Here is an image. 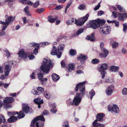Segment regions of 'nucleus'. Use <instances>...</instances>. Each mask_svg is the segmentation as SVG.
Returning <instances> with one entry per match:
<instances>
[{
    "instance_id": "53",
    "label": "nucleus",
    "mask_w": 127,
    "mask_h": 127,
    "mask_svg": "<svg viewBox=\"0 0 127 127\" xmlns=\"http://www.w3.org/2000/svg\"><path fill=\"white\" fill-rule=\"evenodd\" d=\"M118 45V43L117 42H115L112 44V46L114 48H116Z\"/></svg>"
},
{
    "instance_id": "33",
    "label": "nucleus",
    "mask_w": 127,
    "mask_h": 127,
    "mask_svg": "<svg viewBox=\"0 0 127 127\" xmlns=\"http://www.w3.org/2000/svg\"><path fill=\"white\" fill-rule=\"evenodd\" d=\"M69 53L71 56H74L76 54V52L75 50L71 49L70 50Z\"/></svg>"
},
{
    "instance_id": "22",
    "label": "nucleus",
    "mask_w": 127,
    "mask_h": 127,
    "mask_svg": "<svg viewBox=\"0 0 127 127\" xmlns=\"http://www.w3.org/2000/svg\"><path fill=\"white\" fill-rule=\"evenodd\" d=\"M48 18L49 22L51 23H53L57 19V16L53 17L51 16H49Z\"/></svg>"
},
{
    "instance_id": "62",
    "label": "nucleus",
    "mask_w": 127,
    "mask_h": 127,
    "mask_svg": "<svg viewBox=\"0 0 127 127\" xmlns=\"http://www.w3.org/2000/svg\"><path fill=\"white\" fill-rule=\"evenodd\" d=\"M27 0H19V1L20 2L25 4L26 3V2Z\"/></svg>"
},
{
    "instance_id": "39",
    "label": "nucleus",
    "mask_w": 127,
    "mask_h": 127,
    "mask_svg": "<svg viewBox=\"0 0 127 127\" xmlns=\"http://www.w3.org/2000/svg\"><path fill=\"white\" fill-rule=\"evenodd\" d=\"M44 10V8H40L36 9L35 11L38 13H41L43 12Z\"/></svg>"
},
{
    "instance_id": "11",
    "label": "nucleus",
    "mask_w": 127,
    "mask_h": 127,
    "mask_svg": "<svg viewBox=\"0 0 127 127\" xmlns=\"http://www.w3.org/2000/svg\"><path fill=\"white\" fill-rule=\"evenodd\" d=\"M86 82L85 81L80 83L77 85L76 88V91H77L78 90V89H79L80 91L81 92L82 96H83L85 94L84 91H85V86L84 85L86 83Z\"/></svg>"
},
{
    "instance_id": "10",
    "label": "nucleus",
    "mask_w": 127,
    "mask_h": 127,
    "mask_svg": "<svg viewBox=\"0 0 127 127\" xmlns=\"http://www.w3.org/2000/svg\"><path fill=\"white\" fill-rule=\"evenodd\" d=\"M89 16V14H87L84 17L80 18L78 20L75 19V23L76 24L77 26H82L87 20Z\"/></svg>"
},
{
    "instance_id": "18",
    "label": "nucleus",
    "mask_w": 127,
    "mask_h": 127,
    "mask_svg": "<svg viewBox=\"0 0 127 127\" xmlns=\"http://www.w3.org/2000/svg\"><path fill=\"white\" fill-rule=\"evenodd\" d=\"M18 54L19 57L23 58H26L27 56V54L24 51L23 49L19 51Z\"/></svg>"
},
{
    "instance_id": "3",
    "label": "nucleus",
    "mask_w": 127,
    "mask_h": 127,
    "mask_svg": "<svg viewBox=\"0 0 127 127\" xmlns=\"http://www.w3.org/2000/svg\"><path fill=\"white\" fill-rule=\"evenodd\" d=\"M44 121L45 120L43 116H40L33 119L31 123V127H43L44 124L40 121Z\"/></svg>"
},
{
    "instance_id": "36",
    "label": "nucleus",
    "mask_w": 127,
    "mask_h": 127,
    "mask_svg": "<svg viewBox=\"0 0 127 127\" xmlns=\"http://www.w3.org/2000/svg\"><path fill=\"white\" fill-rule=\"evenodd\" d=\"M119 15L118 18L119 20L121 21H123L124 20V18L125 17H124V14H122L119 13Z\"/></svg>"
},
{
    "instance_id": "35",
    "label": "nucleus",
    "mask_w": 127,
    "mask_h": 127,
    "mask_svg": "<svg viewBox=\"0 0 127 127\" xmlns=\"http://www.w3.org/2000/svg\"><path fill=\"white\" fill-rule=\"evenodd\" d=\"M3 51L4 52V54L6 56L9 57L10 56V54L8 50L7 49H5L3 50Z\"/></svg>"
},
{
    "instance_id": "30",
    "label": "nucleus",
    "mask_w": 127,
    "mask_h": 127,
    "mask_svg": "<svg viewBox=\"0 0 127 127\" xmlns=\"http://www.w3.org/2000/svg\"><path fill=\"white\" fill-rule=\"evenodd\" d=\"M29 45L30 47H36L37 48H39V45L38 44L34 42L31 43Z\"/></svg>"
},
{
    "instance_id": "45",
    "label": "nucleus",
    "mask_w": 127,
    "mask_h": 127,
    "mask_svg": "<svg viewBox=\"0 0 127 127\" xmlns=\"http://www.w3.org/2000/svg\"><path fill=\"white\" fill-rule=\"evenodd\" d=\"M37 90L40 93L43 92L44 91V89L43 88L39 86L37 88Z\"/></svg>"
},
{
    "instance_id": "9",
    "label": "nucleus",
    "mask_w": 127,
    "mask_h": 127,
    "mask_svg": "<svg viewBox=\"0 0 127 127\" xmlns=\"http://www.w3.org/2000/svg\"><path fill=\"white\" fill-rule=\"evenodd\" d=\"M82 96L81 95V94L77 93L76 96L74 97L72 101L70 102L69 104L71 105H74L78 106L81 101Z\"/></svg>"
},
{
    "instance_id": "60",
    "label": "nucleus",
    "mask_w": 127,
    "mask_h": 127,
    "mask_svg": "<svg viewBox=\"0 0 127 127\" xmlns=\"http://www.w3.org/2000/svg\"><path fill=\"white\" fill-rule=\"evenodd\" d=\"M103 14L104 12L102 10H100L98 11L97 12L98 15V16H101Z\"/></svg>"
},
{
    "instance_id": "44",
    "label": "nucleus",
    "mask_w": 127,
    "mask_h": 127,
    "mask_svg": "<svg viewBox=\"0 0 127 127\" xmlns=\"http://www.w3.org/2000/svg\"><path fill=\"white\" fill-rule=\"evenodd\" d=\"M83 29H78L76 32V34L77 35H78L80 34L82 32Z\"/></svg>"
},
{
    "instance_id": "8",
    "label": "nucleus",
    "mask_w": 127,
    "mask_h": 127,
    "mask_svg": "<svg viewBox=\"0 0 127 127\" xmlns=\"http://www.w3.org/2000/svg\"><path fill=\"white\" fill-rule=\"evenodd\" d=\"M14 99L12 97H7L3 100L4 108L6 109H9L11 107V105L9 104L10 103L13 101Z\"/></svg>"
},
{
    "instance_id": "63",
    "label": "nucleus",
    "mask_w": 127,
    "mask_h": 127,
    "mask_svg": "<svg viewBox=\"0 0 127 127\" xmlns=\"http://www.w3.org/2000/svg\"><path fill=\"white\" fill-rule=\"evenodd\" d=\"M35 73L34 72H33L32 74L30 75L31 78L32 79L35 78Z\"/></svg>"
},
{
    "instance_id": "15",
    "label": "nucleus",
    "mask_w": 127,
    "mask_h": 127,
    "mask_svg": "<svg viewBox=\"0 0 127 127\" xmlns=\"http://www.w3.org/2000/svg\"><path fill=\"white\" fill-rule=\"evenodd\" d=\"M22 109L23 111L26 113H31L32 110L31 108L27 104H22Z\"/></svg>"
},
{
    "instance_id": "14",
    "label": "nucleus",
    "mask_w": 127,
    "mask_h": 127,
    "mask_svg": "<svg viewBox=\"0 0 127 127\" xmlns=\"http://www.w3.org/2000/svg\"><path fill=\"white\" fill-rule=\"evenodd\" d=\"M110 27L109 26H104L100 28L99 30L100 33L102 34H107L109 33Z\"/></svg>"
},
{
    "instance_id": "49",
    "label": "nucleus",
    "mask_w": 127,
    "mask_h": 127,
    "mask_svg": "<svg viewBox=\"0 0 127 127\" xmlns=\"http://www.w3.org/2000/svg\"><path fill=\"white\" fill-rule=\"evenodd\" d=\"M39 2L38 1H37L33 4V6L34 8H37L39 5Z\"/></svg>"
},
{
    "instance_id": "2",
    "label": "nucleus",
    "mask_w": 127,
    "mask_h": 127,
    "mask_svg": "<svg viewBox=\"0 0 127 127\" xmlns=\"http://www.w3.org/2000/svg\"><path fill=\"white\" fill-rule=\"evenodd\" d=\"M65 45L64 44H59L57 49L56 47L54 46L52 49L51 54L52 55H57V57L60 58L61 55V52L63 51Z\"/></svg>"
},
{
    "instance_id": "54",
    "label": "nucleus",
    "mask_w": 127,
    "mask_h": 127,
    "mask_svg": "<svg viewBox=\"0 0 127 127\" xmlns=\"http://www.w3.org/2000/svg\"><path fill=\"white\" fill-rule=\"evenodd\" d=\"M42 114L44 115H47L49 114V112L48 111L45 110L43 112Z\"/></svg>"
},
{
    "instance_id": "24",
    "label": "nucleus",
    "mask_w": 127,
    "mask_h": 127,
    "mask_svg": "<svg viewBox=\"0 0 127 127\" xmlns=\"http://www.w3.org/2000/svg\"><path fill=\"white\" fill-rule=\"evenodd\" d=\"M52 77L53 80L56 82L58 81L60 78L59 76L55 73L53 74Z\"/></svg>"
},
{
    "instance_id": "50",
    "label": "nucleus",
    "mask_w": 127,
    "mask_h": 127,
    "mask_svg": "<svg viewBox=\"0 0 127 127\" xmlns=\"http://www.w3.org/2000/svg\"><path fill=\"white\" fill-rule=\"evenodd\" d=\"M99 62L98 60L97 59H93L92 63L93 64H96Z\"/></svg>"
},
{
    "instance_id": "58",
    "label": "nucleus",
    "mask_w": 127,
    "mask_h": 127,
    "mask_svg": "<svg viewBox=\"0 0 127 127\" xmlns=\"http://www.w3.org/2000/svg\"><path fill=\"white\" fill-rule=\"evenodd\" d=\"M63 7V6L62 5H61L58 6L55 8V9L56 10H59Z\"/></svg>"
},
{
    "instance_id": "52",
    "label": "nucleus",
    "mask_w": 127,
    "mask_h": 127,
    "mask_svg": "<svg viewBox=\"0 0 127 127\" xmlns=\"http://www.w3.org/2000/svg\"><path fill=\"white\" fill-rule=\"evenodd\" d=\"M0 118L1 119V121L2 122H4L5 121V119L4 118V116L2 115H0Z\"/></svg>"
},
{
    "instance_id": "25",
    "label": "nucleus",
    "mask_w": 127,
    "mask_h": 127,
    "mask_svg": "<svg viewBox=\"0 0 127 127\" xmlns=\"http://www.w3.org/2000/svg\"><path fill=\"white\" fill-rule=\"evenodd\" d=\"M17 118L16 117L12 116L10 117L8 120V121L10 123L15 122L17 120Z\"/></svg>"
},
{
    "instance_id": "16",
    "label": "nucleus",
    "mask_w": 127,
    "mask_h": 127,
    "mask_svg": "<svg viewBox=\"0 0 127 127\" xmlns=\"http://www.w3.org/2000/svg\"><path fill=\"white\" fill-rule=\"evenodd\" d=\"M114 91V86L112 85L108 86L106 89L105 92L106 94L108 96L111 95Z\"/></svg>"
},
{
    "instance_id": "41",
    "label": "nucleus",
    "mask_w": 127,
    "mask_h": 127,
    "mask_svg": "<svg viewBox=\"0 0 127 127\" xmlns=\"http://www.w3.org/2000/svg\"><path fill=\"white\" fill-rule=\"evenodd\" d=\"M50 43L48 42H44L40 43L41 47H44V46L49 45Z\"/></svg>"
},
{
    "instance_id": "26",
    "label": "nucleus",
    "mask_w": 127,
    "mask_h": 127,
    "mask_svg": "<svg viewBox=\"0 0 127 127\" xmlns=\"http://www.w3.org/2000/svg\"><path fill=\"white\" fill-rule=\"evenodd\" d=\"M68 72H71V70H73L74 69V64H69L68 65Z\"/></svg>"
},
{
    "instance_id": "27",
    "label": "nucleus",
    "mask_w": 127,
    "mask_h": 127,
    "mask_svg": "<svg viewBox=\"0 0 127 127\" xmlns=\"http://www.w3.org/2000/svg\"><path fill=\"white\" fill-rule=\"evenodd\" d=\"M44 95L45 97L47 99L50 98L51 95L47 91H45L44 92Z\"/></svg>"
},
{
    "instance_id": "34",
    "label": "nucleus",
    "mask_w": 127,
    "mask_h": 127,
    "mask_svg": "<svg viewBox=\"0 0 127 127\" xmlns=\"http://www.w3.org/2000/svg\"><path fill=\"white\" fill-rule=\"evenodd\" d=\"M95 93L93 90H91L89 92V95L90 98L92 99L93 96L95 95Z\"/></svg>"
},
{
    "instance_id": "48",
    "label": "nucleus",
    "mask_w": 127,
    "mask_h": 127,
    "mask_svg": "<svg viewBox=\"0 0 127 127\" xmlns=\"http://www.w3.org/2000/svg\"><path fill=\"white\" fill-rule=\"evenodd\" d=\"M68 125V122L67 121H65L63 123L62 127H69Z\"/></svg>"
},
{
    "instance_id": "13",
    "label": "nucleus",
    "mask_w": 127,
    "mask_h": 127,
    "mask_svg": "<svg viewBox=\"0 0 127 127\" xmlns=\"http://www.w3.org/2000/svg\"><path fill=\"white\" fill-rule=\"evenodd\" d=\"M108 109L109 111L112 112H114L117 113L119 112V108L115 104H114L113 105H109Z\"/></svg>"
},
{
    "instance_id": "51",
    "label": "nucleus",
    "mask_w": 127,
    "mask_h": 127,
    "mask_svg": "<svg viewBox=\"0 0 127 127\" xmlns=\"http://www.w3.org/2000/svg\"><path fill=\"white\" fill-rule=\"evenodd\" d=\"M50 107L52 108H55L56 107V104L54 103L49 104Z\"/></svg>"
},
{
    "instance_id": "37",
    "label": "nucleus",
    "mask_w": 127,
    "mask_h": 127,
    "mask_svg": "<svg viewBox=\"0 0 127 127\" xmlns=\"http://www.w3.org/2000/svg\"><path fill=\"white\" fill-rule=\"evenodd\" d=\"M31 93L32 94L35 95H38L40 94L39 92L34 89H33L32 90Z\"/></svg>"
},
{
    "instance_id": "42",
    "label": "nucleus",
    "mask_w": 127,
    "mask_h": 127,
    "mask_svg": "<svg viewBox=\"0 0 127 127\" xmlns=\"http://www.w3.org/2000/svg\"><path fill=\"white\" fill-rule=\"evenodd\" d=\"M85 6L83 4H82L80 5L78 7V9L81 10H83L85 9Z\"/></svg>"
},
{
    "instance_id": "43",
    "label": "nucleus",
    "mask_w": 127,
    "mask_h": 127,
    "mask_svg": "<svg viewBox=\"0 0 127 127\" xmlns=\"http://www.w3.org/2000/svg\"><path fill=\"white\" fill-rule=\"evenodd\" d=\"M47 80V78H45L44 79H42L40 80L41 81V84L43 85H45L46 84V82Z\"/></svg>"
},
{
    "instance_id": "19",
    "label": "nucleus",
    "mask_w": 127,
    "mask_h": 127,
    "mask_svg": "<svg viewBox=\"0 0 127 127\" xmlns=\"http://www.w3.org/2000/svg\"><path fill=\"white\" fill-rule=\"evenodd\" d=\"M87 58V56L83 54H80L78 58V60H80L81 62V63H83V62Z\"/></svg>"
},
{
    "instance_id": "57",
    "label": "nucleus",
    "mask_w": 127,
    "mask_h": 127,
    "mask_svg": "<svg viewBox=\"0 0 127 127\" xmlns=\"http://www.w3.org/2000/svg\"><path fill=\"white\" fill-rule=\"evenodd\" d=\"M113 23H114L115 24V26L116 27H118L119 25V22L116 20L113 21Z\"/></svg>"
},
{
    "instance_id": "31",
    "label": "nucleus",
    "mask_w": 127,
    "mask_h": 127,
    "mask_svg": "<svg viewBox=\"0 0 127 127\" xmlns=\"http://www.w3.org/2000/svg\"><path fill=\"white\" fill-rule=\"evenodd\" d=\"M25 116V114L22 111H20L19 113V114L18 116V117L19 119H21L23 118Z\"/></svg>"
},
{
    "instance_id": "40",
    "label": "nucleus",
    "mask_w": 127,
    "mask_h": 127,
    "mask_svg": "<svg viewBox=\"0 0 127 127\" xmlns=\"http://www.w3.org/2000/svg\"><path fill=\"white\" fill-rule=\"evenodd\" d=\"M113 82V79L110 78H107L105 80V82L106 83H110Z\"/></svg>"
},
{
    "instance_id": "56",
    "label": "nucleus",
    "mask_w": 127,
    "mask_h": 127,
    "mask_svg": "<svg viewBox=\"0 0 127 127\" xmlns=\"http://www.w3.org/2000/svg\"><path fill=\"white\" fill-rule=\"evenodd\" d=\"M119 13H116L114 11L112 12V14L114 16V18H116L117 17V15L119 14Z\"/></svg>"
},
{
    "instance_id": "21",
    "label": "nucleus",
    "mask_w": 127,
    "mask_h": 127,
    "mask_svg": "<svg viewBox=\"0 0 127 127\" xmlns=\"http://www.w3.org/2000/svg\"><path fill=\"white\" fill-rule=\"evenodd\" d=\"M86 39L91 41H94L95 40V38L94 36V34L92 33L90 36L88 35L86 37Z\"/></svg>"
},
{
    "instance_id": "28",
    "label": "nucleus",
    "mask_w": 127,
    "mask_h": 127,
    "mask_svg": "<svg viewBox=\"0 0 127 127\" xmlns=\"http://www.w3.org/2000/svg\"><path fill=\"white\" fill-rule=\"evenodd\" d=\"M117 8L118 9L119 12H123L125 11V9L122 7L120 5H117L116 6Z\"/></svg>"
},
{
    "instance_id": "29",
    "label": "nucleus",
    "mask_w": 127,
    "mask_h": 127,
    "mask_svg": "<svg viewBox=\"0 0 127 127\" xmlns=\"http://www.w3.org/2000/svg\"><path fill=\"white\" fill-rule=\"evenodd\" d=\"M24 11L25 13L28 16H31V14L30 13L29 11V7L28 6H26L24 9Z\"/></svg>"
},
{
    "instance_id": "64",
    "label": "nucleus",
    "mask_w": 127,
    "mask_h": 127,
    "mask_svg": "<svg viewBox=\"0 0 127 127\" xmlns=\"http://www.w3.org/2000/svg\"><path fill=\"white\" fill-rule=\"evenodd\" d=\"M50 111L52 113H55L57 112V110L56 109H51L50 110Z\"/></svg>"
},
{
    "instance_id": "20",
    "label": "nucleus",
    "mask_w": 127,
    "mask_h": 127,
    "mask_svg": "<svg viewBox=\"0 0 127 127\" xmlns=\"http://www.w3.org/2000/svg\"><path fill=\"white\" fill-rule=\"evenodd\" d=\"M119 69V67L118 66L112 65L110 67V70L111 72H117Z\"/></svg>"
},
{
    "instance_id": "6",
    "label": "nucleus",
    "mask_w": 127,
    "mask_h": 127,
    "mask_svg": "<svg viewBox=\"0 0 127 127\" xmlns=\"http://www.w3.org/2000/svg\"><path fill=\"white\" fill-rule=\"evenodd\" d=\"M105 22L104 20L97 19L92 21V24H91L90 27L94 29H96L100 25L104 24Z\"/></svg>"
},
{
    "instance_id": "38",
    "label": "nucleus",
    "mask_w": 127,
    "mask_h": 127,
    "mask_svg": "<svg viewBox=\"0 0 127 127\" xmlns=\"http://www.w3.org/2000/svg\"><path fill=\"white\" fill-rule=\"evenodd\" d=\"M122 94L124 95H127V88H125L123 89L122 90Z\"/></svg>"
},
{
    "instance_id": "32",
    "label": "nucleus",
    "mask_w": 127,
    "mask_h": 127,
    "mask_svg": "<svg viewBox=\"0 0 127 127\" xmlns=\"http://www.w3.org/2000/svg\"><path fill=\"white\" fill-rule=\"evenodd\" d=\"M74 19H74L73 18H71L69 20H67L66 22L67 24L68 25H71L72 23L74 22V19Z\"/></svg>"
},
{
    "instance_id": "1",
    "label": "nucleus",
    "mask_w": 127,
    "mask_h": 127,
    "mask_svg": "<svg viewBox=\"0 0 127 127\" xmlns=\"http://www.w3.org/2000/svg\"><path fill=\"white\" fill-rule=\"evenodd\" d=\"M53 65L49 59H44L43 64L40 66L41 70L43 73H47L49 72L50 69L52 67Z\"/></svg>"
},
{
    "instance_id": "17",
    "label": "nucleus",
    "mask_w": 127,
    "mask_h": 127,
    "mask_svg": "<svg viewBox=\"0 0 127 127\" xmlns=\"http://www.w3.org/2000/svg\"><path fill=\"white\" fill-rule=\"evenodd\" d=\"M11 66L10 65H6L5 67V77H7L8 75L9 72L11 70Z\"/></svg>"
},
{
    "instance_id": "61",
    "label": "nucleus",
    "mask_w": 127,
    "mask_h": 127,
    "mask_svg": "<svg viewBox=\"0 0 127 127\" xmlns=\"http://www.w3.org/2000/svg\"><path fill=\"white\" fill-rule=\"evenodd\" d=\"M4 30H3L2 29V31H0V36H2L5 34V33L4 31Z\"/></svg>"
},
{
    "instance_id": "23",
    "label": "nucleus",
    "mask_w": 127,
    "mask_h": 127,
    "mask_svg": "<svg viewBox=\"0 0 127 127\" xmlns=\"http://www.w3.org/2000/svg\"><path fill=\"white\" fill-rule=\"evenodd\" d=\"M33 101L34 103L37 104H42L43 103L42 99H41L40 98H38L33 100Z\"/></svg>"
},
{
    "instance_id": "7",
    "label": "nucleus",
    "mask_w": 127,
    "mask_h": 127,
    "mask_svg": "<svg viewBox=\"0 0 127 127\" xmlns=\"http://www.w3.org/2000/svg\"><path fill=\"white\" fill-rule=\"evenodd\" d=\"M108 67V65L105 63L102 64L98 66V70L100 72L101 74L102 75V78L103 79L104 78L105 75L106 73V72L105 70L107 69Z\"/></svg>"
},
{
    "instance_id": "46",
    "label": "nucleus",
    "mask_w": 127,
    "mask_h": 127,
    "mask_svg": "<svg viewBox=\"0 0 127 127\" xmlns=\"http://www.w3.org/2000/svg\"><path fill=\"white\" fill-rule=\"evenodd\" d=\"M37 76L38 79L40 80L42 79L43 77V74L41 73H39L38 74Z\"/></svg>"
},
{
    "instance_id": "59",
    "label": "nucleus",
    "mask_w": 127,
    "mask_h": 127,
    "mask_svg": "<svg viewBox=\"0 0 127 127\" xmlns=\"http://www.w3.org/2000/svg\"><path fill=\"white\" fill-rule=\"evenodd\" d=\"M38 48H37L36 47V48H35V49L33 51V53L35 55H36L37 54L38 52Z\"/></svg>"
},
{
    "instance_id": "47",
    "label": "nucleus",
    "mask_w": 127,
    "mask_h": 127,
    "mask_svg": "<svg viewBox=\"0 0 127 127\" xmlns=\"http://www.w3.org/2000/svg\"><path fill=\"white\" fill-rule=\"evenodd\" d=\"M123 30L124 32L126 33L127 31V25L126 23L124 24H123Z\"/></svg>"
},
{
    "instance_id": "12",
    "label": "nucleus",
    "mask_w": 127,
    "mask_h": 127,
    "mask_svg": "<svg viewBox=\"0 0 127 127\" xmlns=\"http://www.w3.org/2000/svg\"><path fill=\"white\" fill-rule=\"evenodd\" d=\"M104 44L102 42H100V46L102 51L103 53V54L100 53L99 54L101 58H105L108 55V51L105 48H104Z\"/></svg>"
},
{
    "instance_id": "4",
    "label": "nucleus",
    "mask_w": 127,
    "mask_h": 127,
    "mask_svg": "<svg viewBox=\"0 0 127 127\" xmlns=\"http://www.w3.org/2000/svg\"><path fill=\"white\" fill-rule=\"evenodd\" d=\"M104 114L103 113H99L97 115L96 119L95 120L93 123V127H104L105 125V124H101L97 123V121L102 122L104 121L103 119Z\"/></svg>"
},
{
    "instance_id": "5",
    "label": "nucleus",
    "mask_w": 127,
    "mask_h": 127,
    "mask_svg": "<svg viewBox=\"0 0 127 127\" xmlns=\"http://www.w3.org/2000/svg\"><path fill=\"white\" fill-rule=\"evenodd\" d=\"M6 19L5 22L0 21V24H2L3 25L2 30H5L8 26L9 24L12 23L13 22L14 20V18L12 16L9 17L7 15H6L5 16Z\"/></svg>"
},
{
    "instance_id": "55",
    "label": "nucleus",
    "mask_w": 127,
    "mask_h": 127,
    "mask_svg": "<svg viewBox=\"0 0 127 127\" xmlns=\"http://www.w3.org/2000/svg\"><path fill=\"white\" fill-rule=\"evenodd\" d=\"M101 3V2H99L98 4L95 7L94 9V10H97L99 9V8L100 7V4Z\"/></svg>"
}]
</instances>
